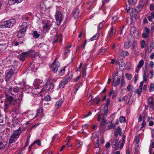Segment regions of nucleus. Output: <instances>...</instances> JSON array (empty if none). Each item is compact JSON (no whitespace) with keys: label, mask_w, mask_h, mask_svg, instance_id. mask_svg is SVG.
<instances>
[{"label":"nucleus","mask_w":154,"mask_h":154,"mask_svg":"<svg viewBox=\"0 0 154 154\" xmlns=\"http://www.w3.org/2000/svg\"><path fill=\"white\" fill-rule=\"evenodd\" d=\"M5 97H6L4 101L5 110L7 109L11 106L14 108L19 106L20 102L17 99L14 98L13 97L7 94H5Z\"/></svg>","instance_id":"obj_1"},{"label":"nucleus","mask_w":154,"mask_h":154,"mask_svg":"<svg viewBox=\"0 0 154 154\" xmlns=\"http://www.w3.org/2000/svg\"><path fill=\"white\" fill-rule=\"evenodd\" d=\"M16 23L15 20L13 19H10L7 21L2 22L0 26L2 28H10L12 27Z\"/></svg>","instance_id":"obj_2"},{"label":"nucleus","mask_w":154,"mask_h":154,"mask_svg":"<svg viewBox=\"0 0 154 154\" xmlns=\"http://www.w3.org/2000/svg\"><path fill=\"white\" fill-rule=\"evenodd\" d=\"M54 87V85L53 83L47 82L43 86L42 90L43 91L48 92L51 91Z\"/></svg>","instance_id":"obj_3"},{"label":"nucleus","mask_w":154,"mask_h":154,"mask_svg":"<svg viewBox=\"0 0 154 154\" xmlns=\"http://www.w3.org/2000/svg\"><path fill=\"white\" fill-rule=\"evenodd\" d=\"M55 17L57 21V24L60 25L62 21V14L60 11L57 10L56 12Z\"/></svg>","instance_id":"obj_4"},{"label":"nucleus","mask_w":154,"mask_h":154,"mask_svg":"<svg viewBox=\"0 0 154 154\" xmlns=\"http://www.w3.org/2000/svg\"><path fill=\"white\" fill-rule=\"evenodd\" d=\"M14 73V71L12 69H11L6 74L5 77V79L6 82H7L12 77Z\"/></svg>","instance_id":"obj_5"},{"label":"nucleus","mask_w":154,"mask_h":154,"mask_svg":"<svg viewBox=\"0 0 154 154\" xmlns=\"http://www.w3.org/2000/svg\"><path fill=\"white\" fill-rule=\"evenodd\" d=\"M42 84V82L39 79H36L33 83L34 88L36 89L41 88L42 87L40 84Z\"/></svg>","instance_id":"obj_6"},{"label":"nucleus","mask_w":154,"mask_h":154,"mask_svg":"<svg viewBox=\"0 0 154 154\" xmlns=\"http://www.w3.org/2000/svg\"><path fill=\"white\" fill-rule=\"evenodd\" d=\"M29 52H24L21 53L20 55L18 56V58L22 61H24L26 57L28 56V53Z\"/></svg>","instance_id":"obj_7"},{"label":"nucleus","mask_w":154,"mask_h":154,"mask_svg":"<svg viewBox=\"0 0 154 154\" xmlns=\"http://www.w3.org/2000/svg\"><path fill=\"white\" fill-rule=\"evenodd\" d=\"M118 139H116L115 140L110 141L112 143V146L113 148H115L116 150L118 149L119 148V144L117 142Z\"/></svg>","instance_id":"obj_8"},{"label":"nucleus","mask_w":154,"mask_h":154,"mask_svg":"<svg viewBox=\"0 0 154 154\" xmlns=\"http://www.w3.org/2000/svg\"><path fill=\"white\" fill-rule=\"evenodd\" d=\"M21 133V128L20 127L17 130L14 131L12 135L17 139Z\"/></svg>","instance_id":"obj_9"},{"label":"nucleus","mask_w":154,"mask_h":154,"mask_svg":"<svg viewBox=\"0 0 154 154\" xmlns=\"http://www.w3.org/2000/svg\"><path fill=\"white\" fill-rule=\"evenodd\" d=\"M51 25V24L48 23H46L45 25L43 26V29L44 32H46L48 31L50 29Z\"/></svg>","instance_id":"obj_10"},{"label":"nucleus","mask_w":154,"mask_h":154,"mask_svg":"<svg viewBox=\"0 0 154 154\" xmlns=\"http://www.w3.org/2000/svg\"><path fill=\"white\" fill-rule=\"evenodd\" d=\"M26 32V31L22 30V29H20L18 32L17 37L19 38L23 37L24 36Z\"/></svg>","instance_id":"obj_11"},{"label":"nucleus","mask_w":154,"mask_h":154,"mask_svg":"<svg viewBox=\"0 0 154 154\" xmlns=\"http://www.w3.org/2000/svg\"><path fill=\"white\" fill-rule=\"evenodd\" d=\"M6 116H0V125H4L6 124Z\"/></svg>","instance_id":"obj_12"},{"label":"nucleus","mask_w":154,"mask_h":154,"mask_svg":"<svg viewBox=\"0 0 154 154\" xmlns=\"http://www.w3.org/2000/svg\"><path fill=\"white\" fill-rule=\"evenodd\" d=\"M148 105L150 108H152L153 107L154 99L153 97H150L149 98Z\"/></svg>","instance_id":"obj_13"},{"label":"nucleus","mask_w":154,"mask_h":154,"mask_svg":"<svg viewBox=\"0 0 154 154\" xmlns=\"http://www.w3.org/2000/svg\"><path fill=\"white\" fill-rule=\"evenodd\" d=\"M133 39H134V38H133ZM137 45V43L135 42L134 40L133 44L132 45V49L134 50L133 54L136 55H137L138 54V51H137L136 49H134L135 46Z\"/></svg>","instance_id":"obj_14"},{"label":"nucleus","mask_w":154,"mask_h":154,"mask_svg":"<svg viewBox=\"0 0 154 154\" xmlns=\"http://www.w3.org/2000/svg\"><path fill=\"white\" fill-rule=\"evenodd\" d=\"M79 13V10L78 9H75L72 13V14L75 19L77 18Z\"/></svg>","instance_id":"obj_15"},{"label":"nucleus","mask_w":154,"mask_h":154,"mask_svg":"<svg viewBox=\"0 0 154 154\" xmlns=\"http://www.w3.org/2000/svg\"><path fill=\"white\" fill-rule=\"evenodd\" d=\"M68 82V81H67L64 79L59 84V88H64L65 85L67 84Z\"/></svg>","instance_id":"obj_16"},{"label":"nucleus","mask_w":154,"mask_h":154,"mask_svg":"<svg viewBox=\"0 0 154 154\" xmlns=\"http://www.w3.org/2000/svg\"><path fill=\"white\" fill-rule=\"evenodd\" d=\"M139 12L136 11H134V9L132 11V17L135 19H137L139 18V16L138 13Z\"/></svg>","instance_id":"obj_17"},{"label":"nucleus","mask_w":154,"mask_h":154,"mask_svg":"<svg viewBox=\"0 0 154 154\" xmlns=\"http://www.w3.org/2000/svg\"><path fill=\"white\" fill-rule=\"evenodd\" d=\"M28 27V25L26 22H23L21 26V29L22 30H24L26 32V29Z\"/></svg>","instance_id":"obj_18"},{"label":"nucleus","mask_w":154,"mask_h":154,"mask_svg":"<svg viewBox=\"0 0 154 154\" xmlns=\"http://www.w3.org/2000/svg\"><path fill=\"white\" fill-rule=\"evenodd\" d=\"M109 125H108V128L107 130H109L111 129H114L116 128H115V124H113L112 123V121L109 122Z\"/></svg>","instance_id":"obj_19"},{"label":"nucleus","mask_w":154,"mask_h":154,"mask_svg":"<svg viewBox=\"0 0 154 154\" xmlns=\"http://www.w3.org/2000/svg\"><path fill=\"white\" fill-rule=\"evenodd\" d=\"M145 5H144L142 3L140 4L137 7V8L138 9V10L137 9H134V11H136L137 12H139L141 11V10L142 9L143 6Z\"/></svg>","instance_id":"obj_20"},{"label":"nucleus","mask_w":154,"mask_h":154,"mask_svg":"<svg viewBox=\"0 0 154 154\" xmlns=\"http://www.w3.org/2000/svg\"><path fill=\"white\" fill-rule=\"evenodd\" d=\"M17 139L16 137L11 135L9 140V144H10L15 142Z\"/></svg>","instance_id":"obj_21"},{"label":"nucleus","mask_w":154,"mask_h":154,"mask_svg":"<svg viewBox=\"0 0 154 154\" xmlns=\"http://www.w3.org/2000/svg\"><path fill=\"white\" fill-rule=\"evenodd\" d=\"M29 53H28V56H31L32 57H34L36 55V52L32 50H31L30 51H28Z\"/></svg>","instance_id":"obj_22"},{"label":"nucleus","mask_w":154,"mask_h":154,"mask_svg":"<svg viewBox=\"0 0 154 154\" xmlns=\"http://www.w3.org/2000/svg\"><path fill=\"white\" fill-rule=\"evenodd\" d=\"M101 100L100 99V98L99 95L97 96L93 100V102H95L97 104H98Z\"/></svg>","instance_id":"obj_23"},{"label":"nucleus","mask_w":154,"mask_h":154,"mask_svg":"<svg viewBox=\"0 0 154 154\" xmlns=\"http://www.w3.org/2000/svg\"><path fill=\"white\" fill-rule=\"evenodd\" d=\"M131 41L130 40H128L127 42H126L124 44V47L126 49H128L131 46Z\"/></svg>","instance_id":"obj_24"},{"label":"nucleus","mask_w":154,"mask_h":154,"mask_svg":"<svg viewBox=\"0 0 154 154\" xmlns=\"http://www.w3.org/2000/svg\"><path fill=\"white\" fill-rule=\"evenodd\" d=\"M62 102V100L61 99L60 100L56 102L55 105V107L57 108L60 107L61 106Z\"/></svg>","instance_id":"obj_25"},{"label":"nucleus","mask_w":154,"mask_h":154,"mask_svg":"<svg viewBox=\"0 0 154 154\" xmlns=\"http://www.w3.org/2000/svg\"><path fill=\"white\" fill-rule=\"evenodd\" d=\"M72 72H69L66 78H64V79L66 80L67 81H68V82L72 78Z\"/></svg>","instance_id":"obj_26"},{"label":"nucleus","mask_w":154,"mask_h":154,"mask_svg":"<svg viewBox=\"0 0 154 154\" xmlns=\"http://www.w3.org/2000/svg\"><path fill=\"white\" fill-rule=\"evenodd\" d=\"M40 48L43 50H45L48 48V46L43 43H41L39 44Z\"/></svg>","instance_id":"obj_27"},{"label":"nucleus","mask_w":154,"mask_h":154,"mask_svg":"<svg viewBox=\"0 0 154 154\" xmlns=\"http://www.w3.org/2000/svg\"><path fill=\"white\" fill-rule=\"evenodd\" d=\"M144 63V61L142 60H141L139 62L137 66V68L138 69H140L143 65Z\"/></svg>","instance_id":"obj_28"},{"label":"nucleus","mask_w":154,"mask_h":154,"mask_svg":"<svg viewBox=\"0 0 154 154\" xmlns=\"http://www.w3.org/2000/svg\"><path fill=\"white\" fill-rule=\"evenodd\" d=\"M43 111V109L42 107L39 108L37 111V113L35 116V117H37L39 114L42 113Z\"/></svg>","instance_id":"obj_29"},{"label":"nucleus","mask_w":154,"mask_h":154,"mask_svg":"<svg viewBox=\"0 0 154 154\" xmlns=\"http://www.w3.org/2000/svg\"><path fill=\"white\" fill-rule=\"evenodd\" d=\"M99 37V34L98 33H97L95 35H94L92 38L90 39V40L93 41L94 40H96Z\"/></svg>","instance_id":"obj_30"},{"label":"nucleus","mask_w":154,"mask_h":154,"mask_svg":"<svg viewBox=\"0 0 154 154\" xmlns=\"http://www.w3.org/2000/svg\"><path fill=\"white\" fill-rule=\"evenodd\" d=\"M39 7L40 9L42 11H45L46 7L44 5V3L43 1L40 4Z\"/></svg>","instance_id":"obj_31"},{"label":"nucleus","mask_w":154,"mask_h":154,"mask_svg":"<svg viewBox=\"0 0 154 154\" xmlns=\"http://www.w3.org/2000/svg\"><path fill=\"white\" fill-rule=\"evenodd\" d=\"M40 35L38 33L37 31H35L33 32V36L36 38H38Z\"/></svg>","instance_id":"obj_32"},{"label":"nucleus","mask_w":154,"mask_h":154,"mask_svg":"<svg viewBox=\"0 0 154 154\" xmlns=\"http://www.w3.org/2000/svg\"><path fill=\"white\" fill-rule=\"evenodd\" d=\"M137 2V0H128V2L130 5L135 4Z\"/></svg>","instance_id":"obj_33"},{"label":"nucleus","mask_w":154,"mask_h":154,"mask_svg":"<svg viewBox=\"0 0 154 154\" xmlns=\"http://www.w3.org/2000/svg\"><path fill=\"white\" fill-rule=\"evenodd\" d=\"M119 121L121 123L126 122V121L125 117L122 116H120L119 118Z\"/></svg>","instance_id":"obj_34"},{"label":"nucleus","mask_w":154,"mask_h":154,"mask_svg":"<svg viewBox=\"0 0 154 154\" xmlns=\"http://www.w3.org/2000/svg\"><path fill=\"white\" fill-rule=\"evenodd\" d=\"M122 131V129L119 126H118V128L114 131V132L117 133L119 134H120Z\"/></svg>","instance_id":"obj_35"},{"label":"nucleus","mask_w":154,"mask_h":154,"mask_svg":"<svg viewBox=\"0 0 154 154\" xmlns=\"http://www.w3.org/2000/svg\"><path fill=\"white\" fill-rule=\"evenodd\" d=\"M120 79L119 78H117L115 82L114 85L115 87L117 85H119L120 83Z\"/></svg>","instance_id":"obj_36"},{"label":"nucleus","mask_w":154,"mask_h":154,"mask_svg":"<svg viewBox=\"0 0 154 154\" xmlns=\"http://www.w3.org/2000/svg\"><path fill=\"white\" fill-rule=\"evenodd\" d=\"M122 56H123V57H125L126 56H128L129 55V53L127 51H123L121 53Z\"/></svg>","instance_id":"obj_37"},{"label":"nucleus","mask_w":154,"mask_h":154,"mask_svg":"<svg viewBox=\"0 0 154 154\" xmlns=\"http://www.w3.org/2000/svg\"><path fill=\"white\" fill-rule=\"evenodd\" d=\"M0 149L1 150L4 148H5V145L3 144L2 141V139L0 138Z\"/></svg>","instance_id":"obj_38"},{"label":"nucleus","mask_w":154,"mask_h":154,"mask_svg":"<svg viewBox=\"0 0 154 154\" xmlns=\"http://www.w3.org/2000/svg\"><path fill=\"white\" fill-rule=\"evenodd\" d=\"M114 29L112 27L111 28L110 33L109 35V37L110 38H111L114 35Z\"/></svg>","instance_id":"obj_39"},{"label":"nucleus","mask_w":154,"mask_h":154,"mask_svg":"<svg viewBox=\"0 0 154 154\" xmlns=\"http://www.w3.org/2000/svg\"><path fill=\"white\" fill-rule=\"evenodd\" d=\"M32 64V63H30V64H29L30 66L28 67V69L29 70H30V69H31V70L32 71L35 72V71H36V68H34H34H33V67L31 68V66Z\"/></svg>","instance_id":"obj_40"},{"label":"nucleus","mask_w":154,"mask_h":154,"mask_svg":"<svg viewBox=\"0 0 154 154\" xmlns=\"http://www.w3.org/2000/svg\"><path fill=\"white\" fill-rule=\"evenodd\" d=\"M33 143L34 144L35 143L37 144L38 146H40L41 145V141L39 139H37L35 141L33 142Z\"/></svg>","instance_id":"obj_41"},{"label":"nucleus","mask_w":154,"mask_h":154,"mask_svg":"<svg viewBox=\"0 0 154 154\" xmlns=\"http://www.w3.org/2000/svg\"><path fill=\"white\" fill-rule=\"evenodd\" d=\"M149 34L144 32L142 34V37L144 38H147L149 37Z\"/></svg>","instance_id":"obj_42"},{"label":"nucleus","mask_w":154,"mask_h":154,"mask_svg":"<svg viewBox=\"0 0 154 154\" xmlns=\"http://www.w3.org/2000/svg\"><path fill=\"white\" fill-rule=\"evenodd\" d=\"M65 67H64V68L60 70L59 72V75H62L64 74V72L65 71Z\"/></svg>","instance_id":"obj_43"},{"label":"nucleus","mask_w":154,"mask_h":154,"mask_svg":"<svg viewBox=\"0 0 154 154\" xmlns=\"http://www.w3.org/2000/svg\"><path fill=\"white\" fill-rule=\"evenodd\" d=\"M154 90V85L153 83H151L149 89V91L152 92Z\"/></svg>","instance_id":"obj_44"},{"label":"nucleus","mask_w":154,"mask_h":154,"mask_svg":"<svg viewBox=\"0 0 154 154\" xmlns=\"http://www.w3.org/2000/svg\"><path fill=\"white\" fill-rule=\"evenodd\" d=\"M125 76L127 79L128 80H129L131 79V75L129 73H126L125 74Z\"/></svg>","instance_id":"obj_45"},{"label":"nucleus","mask_w":154,"mask_h":154,"mask_svg":"<svg viewBox=\"0 0 154 154\" xmlns=\"http://www.w3.org/2000/svg\"><path fill=\"white\" fill-rule=\"evenodd\" d=\"M142 91L139 90L138 88L137 89L135 90V92L138 94L139 96H140Z\"/></svg>","instance_id":"obj_46"},{"label":"nucleus","mask_w":154,"mask_h":154,"mask_svg":"<svg viewBox=\"0 0 154 154\" xmlns=\"http://www.w3.org/2000/svg\"><path fill=\"white\" fill-rule=\"evenodd\" d=\"M108 106H104L103 109V111L104 112V114H106L108 112Z\"/></svg>","instance_id":"obj_47"},{"label":"nucleus","mask_w":154,"mask_h":154,"mask_svg":"<svg viewBox=\"0 0 154 154\" xmlns=\"http://www.w3.org/2000/svg\"><path fill=\"white\" fill-rule=\"evenodd\" d=\"M13 91L15 93H17L19 91V88L17 87H14L13 88Z\"/></svg>","instance_id":"obj_48"},{"label":"nucleus","mask_w":154,"mask_h":154,"mask_svg":"<svg viewBox=\"0 0 154 154\" xmlns=\"http://www.w3.org/2000/svg\"><path fill=\"white\" fill-rule=\"evenodd\" d=\"M106 102L105 103L104 106H108V105L109 104L110 102V99L108 98L106 100Z\"/></svg>","instance_id":"obj_49"},{"label":"nucleus","mask_w":154,"mask_h":154,"mask_svg":"<svg viewBox=\"0 0 154 154\" xmlns=\"http://www.w3.org/2000/svg\"><path fill=\"white\" fill-rule=\"evenodd\" d=\"M133 86L131 85H129L127 87V90L129 91H131Z\"/></svg>","instance_id":"obj_50"},{"label":"nucleus","mask_w":154,"mask_h":154,"mask_svg":"<svg viewBox=\"0 0 154 154\" xmlns=\"http://www.w3.org/2000/svg\"><path fill=\"white\" fill-rule=\"evenodd\" d=\"M120 64H119V66L121 67H123L125 64L124 60L123 59L120 60Z\"/></svg>","instance_id":"obj_51"},{"label":"nucleus","mask_w":154,"mask_h":154,"mask_svg":"<svg viewBox=\"0 0 154 154\" xmlns=\"http://www.w3.org/2000/svg\"><path fill=\"white\" fill-rule=\"evenodd\" d=\"M23 97V92H21V94L20 95L19 97L20 98L17 99L18 100L20 101V102L22 100V97Z\"/></svg>","instance_id":"obj_52"},{"label":"nucleus","mask_w":154,"mask_h":154,"mask_svg":"<svg viewBox=\"0 0 154 154\" xmlns=\"http://www.w3.org/2000/svg\"><path fill=\"white\" fill-rule=\"evenodd\" d=\"M145 45V42L144 40H142L140 43L141 47L143 48H144V45Z\"/></svg>","instance_id":"obj_53"},{"label":"nucleus","mask_w":154,"mask_h":154,"mask_svg":"<svg viewBox=\"0 0 154 154\" xmlns=\"http://www.w3.org/2000/svg\"><path fill=\"white\" fill-rule=\"evenodd\" d=\"M125 80L124 79V78H123L121 80V87H122L124 86L125 85Z\"/></svg>","instance_id":"obj_54"},{"label":"nucleus","mask_w":154,"mask_h":154,"mask_svg":"<svg viewBox=\"0 0 154 154\" xmlns=\"http://www.w3.org/2000/svg\"><path fill=\"white\" fill-rule=\"evenodd\" d=\"M44 99L47 101H49L51 100V97L49 95H47L45 97Z\"/></svg>","instance_id":"obj_55"},{"label":"nucleus","mask_w":154,"mask_h":154,"mask_svg":"<svg viewBox=\"0 0 154 154\" xmlns=\"http://www.w3.org/2000/svg\"><path fill=\"white\" fill-rule=\"evenodd\" d=\"M153 70H152L150 71L149 73V78L150 79L152 78L153 76Z\"/></svg>","instance_id":"obj_56"},{"label":"nucleus","mask_w":154,"mask_h":154,"mask_svg":"<svg viewBox=\"0 0 154 154\" xmlns=\"http://www.w3.org/2000/svg\"><path fill=\"white\" fill-rule=\"evenodd\" d=\"M4 45L2 44H0V53L3 52L4 51Z\"/></svg>","instance_id":"obj_57"},{"label":"nucleus","mask_w":154,"mask_h":154,"mask_svg":"<svg viewBox=\"0 0 154 154\" xmlns=\"http://www.w3.org/2000/svg\"><path fill=\"white\" fill-rule=\"evenodd\" d=\"M118 19V17L117 16L113 17H112V23H114L115 21Z\"/></svg>","instance_id":"obj_58"},{"label":"nucleus","mask_w":154,"mask_h":154,"mask_svg":"<svg viewBox=\"0 0 154 154\" xmlns=\"http://www.w3.org/2000/svg\"><path fill=\"white\" fill-rule=\"evenodd\" d=\"M107 123H103L102 122H101V123L99 125V127L100 128H102V127L103 126L106 125H107Z\"/></svg>","instance_id":"obj_59"},{"label":"nucleus","mask_w":154,"mask_h":154,"mask_svg":"<svg viewBox=\"0 0 154 154\" xmlns=\"http://www.w3.org/2000/svg\"><path fill=\"white\" fill-rule=\"evenodd\" d=\"M144 30L145 32L149 34V33L150 32V29H149L147 27H145V28Z\"/></svg>","instance_id":"obj_60"},{"label":"nucleus","mask_w":154,"mask_h":154,"mask_svg":"<svg viewBox=\"0 0 154 154\" xmlns=\"http://www.w3.org/2000/svg\"><path fill=\"white\" fill-rule=\"evenodd\" d=\"M58 41V37L57 36L54 38L53 42H52V43L53 44H55V43L57 42Z\"/></svg>","instance_id":"obj_61"},{"label":"nucleus","mask_w":154,"mask_h":154,"mask_svg":"<svg viewBox=\"0 0 154 154\" xmlns=\"http://www.w3.org/2000/svg\"><path fill=\"white\" fill-rule=\"evenodd\" d=\"M149 9L150 11H152L154 10V5L153 4H151L149 7Z\"/></svg>","instance_id":"obj_62"},{"label":"nucleus","mask_w":154,"mask_h":154,"mask_svg":"<svg viewBox=\"0 0 154 154\" xmlns=\"http://www.w3.org/2000/svg\"><path fill=\"white\" fill-rule=\"evenodd\" d=\"M81 75H80L74 79V81L75 82H77L81 78Z\"/></svg>","instance_id":"obj_63"},{"label":"nucleus","mask_w":154,"mask_h":154,"mask_svg":"<svg viewBox=\"0 0 154 154\" xmlns=\"http://www.w3.org/2000/svg\"><path fill=\"white\" fill-rule=\"evenodd\" d=\"M148 0H141V2L142 3H143L144 5H146L148 2Z\"/></svg>","instance_id":"obj_64"}]
</instances>
